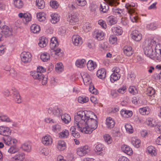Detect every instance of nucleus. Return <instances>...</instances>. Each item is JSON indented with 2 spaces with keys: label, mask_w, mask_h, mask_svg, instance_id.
Here are the masks:
<instances>
[{
  "label": "nucleus",
  "mask_w": 161,
  "mask_h": 161,
  "mask_svg": "<svg viewBox=\"0 0 161 161\" xmlns=\"http://www.w3.org/2000/svg\"><path fill=\"white\" fill-rule=\"evenodd\" d=\"M126 86L123 85L118 89L117 91L119 93L123 94L126 92Z\"/></svg>",
  "instance_id": "nucleus-63"
},
{
  "label": "nucleus",
  "mask_w": 161,
  "mask_h": 161,
  "mask_svg": "<svg viewBox=\"0 0 161 161\" xmlns=\"http://www.w3.org/2000/svg\"><path fill=\"white\" fill-rule=\"evenodd\" d=\"M69 135V132L68 130H64L60 132L59 134V136L61 138H66Z\"/></svg>",
  "instance_id": "nucleus-41"
},
{
  "label": "nucleus",
  "mask_w": 161,
  "mask_h": 161,
  "mask_svg": "<svg viewBox=\"0 0 161 161\" xmlns=\"http://www.w3.org/2000/svg\"><path fill=\"white\" fill-rule=\"evenodd\" d=\"M25 158L24 153H19L15 155L12 158V161H23Z\"/></svg>",
  "instance_id": "nucleus-22"
},
{
  "label": "nucleus",
  "mask_w": 161,
  "mask_h": 161,
  "mask_svg": "<svg viewBox=\"0 0 161 161\" xmlns=\"http://www.w3.org/2000/svg\"><path fill=\"white\" fill-rule=\"evenodd\" d=\"M36 6L40 9L44 8L45 7V3L43 0H36Z\"/></svg>",
  "instance_id": "nucleus-35"
},
{
  "label": "nucleus",
  "mask_w": 161,
  "mask_h": 161,
  "mask_svg": "<svg viewBox=\"0 0 161 161\" xmlns=\"http://www.w3.org/2000/svg\"><path fill=\"white\" fill-rule=\"evenodd\" d=\"M104 146L102 144H98L97 145L95 149L96 152L99 153L98 154L101 156L103 155L104 154Z\"/></svg>",
  "instance_id": "nucleus-25"
},
{
  "label": "nucleus",
  "mask_w": 161,
  "mask_h": 161,
  "mask_svg": "<svg viewBox=\"0 0 161 161\" xmlns=\"http://www.w3.org/2000/svg\"><path fill=\"white\" fill-rule=\"evenodd\" d=\"M2 33L1 34L5 37H9L13 35V32L12 29L6 25L2 26Z\"/></svg>",
  "instance_id": "nucleus-6"
},
{
  "label": "nucleus",
  "mask_w": 161,
  "mask_h": 161,
  "mask_svg": "<svg viewBox=\"0 0 161 161\" xmlns=\"http://www.w3.org/2000/svg\"><path fill=\"white\" fill-rule=\"evenodd\" d=\"M61 116L63 122L65 124H68L71 121V118L69 114H65L63 115H61Z\"/></svg>",
  "instance_id": "nucleus-27"
},
{
  "label": "nucleus",
  "mask_w": 161,
  "mask_h": 161,
  "mask_svg": "<svg viewBox=\"0 0 161 161\" xmlns=\"http://www.w3.org/2000/svg\"><path fill=\"white\" fill-rule=\"evenodd\" d=\"M40 30V26L36 24L32 25L31 26V32L33 33H37Z\"/></svg>",
  "instance_id": "nucleus-38"
},
{
  "label": "nucleus",
  "mask_w": 161,
  "mask_h": 161,
  "mask_svg": "<svg viewBox=\"0 0 161 161\" xmlns=\"http://www.w3.org/2000/svg\"><path fill=\"white\" fill-rule=\"evenodd\" d=\"M30 53L29 52H24L22 53L20 55L21 61L25 63H28L30 59Z\"/></svg>",
  "instance_id": "nucleus-16"
},
{
  "label": "nucleus",
  "mask_w": 161,
  "mask_h": 161,
  "mask_svg": "<svg viewBox=\"0 0 161 161\" xmlns=\"http://www.w3.org/2000/svg\"><path fill=\"white\" fill-rule=\"evenodd\" d=\"M108 24L111 25L115 24L117 22L116 19L113 16H109L107 19Z\"/></svg>",
  "instance_id": "nucleus-32"
},
{
  "label": "nucleus",
  "mask_w": 161,
  "mask_h": 161,
  "mask_svg": "<svg viewBox=\"0 0 161 161\" xmlns=\"http://www.w3.org/2000/svg\"><path fill=\"white\" fill-rule=\"evenodd\" d=\"M69 22L71 24H74L79 20L78 14L77 13H72L70 15H69Z\"/></svg>",
  "instance_id": "nucleus-14"
},
{
  "label": "nucleus",
  "mask_w": 161,
  "mask_h": 161,
  "mask_svg": "<svg viewBox=\"0 0 161 161\" xmlns=\"http://www.w3.org/2000/svg\"><path fill=\"white\" fill-rule=\"evenodd\" d=\"M129 92L133 95L137 93L138 91L136 87L134 86H130L128 89Z\"/></svg>",
  "instance_id": "nucleus-51"
},
{
  "label": "nucleus",
  "mask_w": 161,
  "mask_h": 161,
  "mask_svg": "<svg viewBox=\"0 0 161 161\" xmlns=\"http://www.w3.org/2000/svg\"><path fill=\"white\" fill-rule=\"evenodd\" d=\"M93 113L87 111H79L74 117V123L81 132L86 134L91 133L98 126L97 117L96 119L92 118Z\"/></svg>",
  "instance_id": "nucleus-1"
},
{
  "label": "nucleus",
  "mask_w": 161,
  "mask_h": 161,
  "mask_svg": "<svg viewBox=\"0 0 161 161\" xmlns=\"http://www.w3.org/2000/svg\"><path fill=\"white\" fill-rule=\"evenodd\" d=\"M147 125L151 127H153L156 125L155 120L152 118H149L146 122Z\"/></svg>",
  "instance_id": "nucleus-49"
},
{
  "label": "nucleus",
  "mask_w": 161,
  "mask_h": 161,
  "mask_svg": "<svg viewBox=\"0 0 161 161\" xmlns=\"http://www.w3.org/2000/svg\"><path fill=\"white\" fill-rule=\"evenodd\" d=\"M14 3L15 7L18 8H22L23 3L21 0H14Z\"/></svg>",
  "instance_id": "nucleus-43"
},
{
  "label": "nucleus",
  "mask_w": 161,
  "mask_h": 161,
  "mask_svg": "<svg viewBox=\"0 0 161 161\" xmlns=\"http://www.w3.org/2000/svg\"><path fill=\"white\" fill-rule=\"evenodd\" d=\"M135 6V4L134 3L130 4L129 3L126 4L125 6L127 11L130 14V19L133 22H136L138 19L136 15V13L133 8Z\"/></svg>",
  "instance_id": "nucleus-3"
},
{
  "label": "nucleus",
  "mask_w": 161,
  "mask_h": 161,
  "mask_svg": "<svg viewBox=\"0 0 161 161\" xmlns=\"http://www.w3.org/2000/svg\"><path fill=\"white\" fill-rule=\"evenodd\" d=\"M88 101V97L85 96H79L78 98V102L82 104L87 103Z\"/></svg>",
  "instance_id": "nucleus-42"
},
{
  "label": "nucleus",
  "mask_w": 161,
  "mask_h": 161,
  "mask_svg": "<svg viewBox=\"0 0 161 161\" xmlns=\"http://www.w3.org/2000/svg\"><path fill=\"white\" fill-rule=\"evenodd\" d=\"M10 133L11 131L9 128L3 126H0V134L6 136H8Z\"/></svg>",
  "instance_id": "nucleus-17"
},
{
  "label": "nucleus",
  "mask_w": 161,
  "mask_h": 161,
  "mask_svg": "<svg viewBox=\"0 0 161 161\" xmlns=\"http://www.w3.org/2000/svg\"><path fill=\"white\" fill-rule=\"evenodd\" d=\"M123 50L124 54L128 56L131 55L133 53L132 48L130 46H125L123 48Z\"/></svg>",
  "instance_id": "nucleus-21"
},
{
  "label": "nucleus",
  "mask_w": 161,
  "mask_h": 161,
  "mask_svg": "<svg viewBox=\"0 0 161 161\" xmlns=\"http://www.w3.org/2000/svg\"><path fill=\"white\" fill-rule=\"evenodd\" d=\"M93 36L98 40H101L104 38V33L101 30H96L93 32Z\"/></svg>",
  "instance_id": "nucleus-10"
},
{
  "label": "nucleus",
  "mask_w": 161,
  "mask_h": 161,
  "mask_svg": "<svg viewBox=\"0 0 161 161\" xmlns=\"http://www.w3.org/2000/svg\"><path fill=\"white\" fill-rule=\"evenodd\" d=\"M109 8L108 4L105 2H103L100 4L99 8V10L101 13H104L108 12Z\"/></svg>",
  "instance_id": "nucleus-19"
},
{
  "label": "nucleus",
  "mask_w": 161,
  "mask_h": 161,
  "mask_svg": "<svg viewBox=\"0 0 161 161\" xmlns=\"http://www.w3.org/2000/svg\"><path fill=\"white\" fill-rule=\"evenodd\" d=\"M90 151V148L87 145L78 147L76 150L77 154L81 157L86 155Z\"/></svg>",
  "instance_id": "nucleus-5"
},
{
  "label": "nucleus",
  "mask_w": 161,
  "mask_h": 161,
  "mask_svg": "<svg viewBox=\"0 0 161 161\" xmlns=\"http://www.w3.org/2000/svg\"><path fill=\"white\" fill-rule=\"evenodd\" d=\"M159 40L155 37L147 38L143 48L144 54L148 57L161 61V49Z\"/></svg>",
  "instance_id": "nucleus-2"
},
{
  "label": "nucleus",
  "mask_w": 161,
  "mask_h": 161,
  "mask_svg": "<svg viewBox=\"0 0 161 161\" xmlns=\"http://www.w3.org/2000/svg\"><path fill=\"white\" fill-rule=\"evenodd\" d=\"M52 139L51 137L48 135L43 136L42 138V142L43 144L46 146L51 145L52 143Z\"/></svg>",
  "instance_id": "nucleus-15"
},
{
  "label": "nucleus",
  "mask_w": 161,
  "mask_h": 161,
  "mask_svg": "<svg viewBox=\"0 0 161 161\" xmlns=\"http://www.w3.org/2000/svg\"><path fill=\"white\" fill-rule=\"evenodd\" d=\"M131 35L132 38L136 41H140L142 38L141 34L137 30L133 31Z\"/></svg>",
  "instance_id": "nucleus-11"
},
{
  "label": "nucleus",
  "mask_w": 161,
  "mask_h": 161,
  "mask_svg": "<svg viewBox=\"0 0 161 161\" xmlns=\"http://www.w3.org/2000/svg\"><path fill=\"white\" fill-rule=\"evenodd\" d=\"M120 114L122 117L126 118L130 117L132 115V112L129 110H122L121 111Z\"/></svg>",
  "instance_id": "nucleus-31"
},
{
  "label": "nucleus",
  "mask_w": 161,
  "mask_h": 161,
  "mask_svg": "<svg viewBox=\"0 0 161 161\" xmlns=\"http://www.w3.org/2000/svg\"><path fill=\"white\" fill-rule=\"evenodd\" d=\"M105 124L108 129H111L114 127L115 122L112 118L109 117L107 118Z\"/></svg>",
  "instance_id": "nucleus-13"
},
{
  "label": "nucleus",
  "mask_w": 161,
  "mask_h": 161,
  "mask_svg": "<svg viewBox=\"0 0 161 161\" xmlns=\"http://www.w3.org/2000/svg\"><path fill=\"white\" fill-rule=\"evenodd\" d=\"M98 23L103 28L105 29L106 28V24L104 21L102 19L99 20L98 21Z\"/></svg>",
  "instance_id": "nucleus-64"
},
{
  "label": "nucleus",
  "mask_w": 161,
  "mask_h": 161,
  "mask_svg": "<svg viewBox=\"0 0 161 161\" xmlns=\"http://www.w3.org/2000/svg\"><path fill=\"white\" fill-rule=\"evenodd\" d=\"M48 112V113L57 116H61L62 114V110L57 107L49 108Z\"/></svg>",
  "instance_id": "nucleus-8"
},
{
  "label": "nucleus",
  "mask_w": 161,
  "mask_h": 161,
  "mask_svg": "<svg viewBox=\"0 0 161 161\" xmlns=\"http://www.w3.org/2000/svg\"><path fill=\"white\" fill-rule=\"evenodd\" d=\"M84 84L85 85H89V86L92 85V81L89 75L87 74L82 76Z\"/></svg>",
  "instance_id": "nucleus-24"
},
{
  "label": "nucleus",
  "mask_w": 161,
  "mask_h": 161,
  "mask_svg": "<svg viewBox=\"0 0 161 161\" xmlns=\"http://www.w3.org/2000/svg\"><path fill=\"white\" fill-rule=\"evenodd\" d=\"M31 75L35 80H42V83L43 85H45L47 83V76H45L44 75L39 72L36 71H31Z\"/></svg>",
  "instance_id": "nucleus-4"
},
{
  "label": "nucleus",
  "mask_w": 161,
  "mask_h": 161,
  "mask_svg": "<svg viewBox=\"0 0 161 161\" xmlns=\"http://www.w3.org/2000/svg\"><path fill=\"white\" fill-rule=\"evenodd\" d=\"M36 16L39 21L40 22L45 21L46 19V14L44 12H39L37 14Z\"/></svg>",
  "instance_id": "nucleus-40"
},
{
  "label": "nucleus",
  "mask_w": 161,
  "mask_h": 161,
  "mask_svg": "<svg viewBox=\"0 0 161 161\" xmlns=\"http://www.w3.org/2000/svg\"><path fill=\"white\" fill-rule=\"evenodd\" d=\"M51 16V22L53 24H56L58 22L60 19V16L59 15L56 14H52Z\"/></svg>",
  "instance_id": "nucleus-28"
},
{
  "label": "nucleus",
  "mask_w": 161,
  "mask_h": 161,
  "mask_svg": "<svg viewBox=\"0 0 161 161\" xmlns=\"http://www.w3.org/2000/svg\"><path fill=\"white\" fill-rule=\"evenodd\" d=\"M140 142V140L137 138H132L131 141V144L137 148L139 147Z\"/></svg>",
  "instance_id": "nucleus-44"
},
{
  "label": "nucleus",
  "mask_w": 161,
  "mask_h": 161,
  "mask_svg": "<svg viewBox=\"0 0 161 161\" xmlns=\"http://www.w3.org/2000/svg\"><path fill=\"white\" fill-rule=\"evenodd\" d=\"M112 10L114 13L118 15L119 16H121L123 14L122 9H120L119 8H113Z\"/></svg>",
  "instance_id": "nucleus-53"
},
{
  "label": "nucleus",
  "mask_w": 161,
  "mask_h": 161,
  "mask_svg": "<svg viewBox=\"0 0 161 161\" xmlns=\"http://www.w3.org/2000/svg\"><path fill=\"white\" fill-rule=\"evenodd\" d=\"M86 65L88 69L90 71L93 70L97 67L96 63L91 60L88 61Z\"/></svg>",
  "instance_id": "nucleus-23"
},
{
  "label": "nucleus",
  "mask_w": 161,
  "mask_h": 161,
  "mask_svg": "<svg viewBox=\"0 0 161 161\" xmlns=\"http://www.w3.org/2000/svg\"><path fill=\"white\" fill-rule=\"evenodd\" d=\"M19 18H23V22L25 24H27L30 21V14L29 13H20L18 14Z\"/></svg>",
  "instance_id": "nucleus-9"
},
{
  "label": "nucleus",
  "mask_w": 161,
  "mask_h": 161,
  "mask_svg": "<svg viewBox=\"0 0 161 161\" xmlns=\"http://www.w3.org/2000/svg\"><path fill=\"white\" fill-rule=\"evenodd\" d=\"M55 69L57 73H60L63 70V66L61 63H58L55 65Z\"/></svg>",
  "instance_id": "nucleus-47"
},
{
  "label": "nucleus",
  "mask_w": 161,
  "mask_h": 161,
  "mask_svg": "<svg viewBox=\"0 0 161 161\" xmlns=\"http://www.w3.org/2000/svg\"><path fill=\"white\" fill-rule=\"evenodd\" d=\"M1 120L2 122H11V120L7 115H3Z\"/></svg>",
  "instance_id": "nucleus-62"
},
{
  "label": "nucleus",
  "mask_w": 161,
  "mask_h": 161,
  "mask_svg": "<svg viewBox=\"0 0 161 161\" xmlns=\"http://www.w3.org/2000/svg\"><path fill=\"white\" fill-rule=\"evenodd\" d=\"M117 40V37L113 35L110 36L109 38V41L110 43L113 44L116 42Z\"/></svg>",
  "instance_id": "nucleus-59"
},
{
  "label": "nucleus",
  "mask_w": 161,
  "mask_h": 161,
  "mask_svg": "<svg viewBox=\"0 0 161 161\" xmlns=\"http://www.w3.org/2000/svg\"><path fill=\"white\" fill-rule=\"evenodd\" d=\"M158 26V23L153 22L147 24V27L149 30H154L157 29Z\"/></svg>",
  "instance_id": "nucleus-45"
},
{
  "label": "nucleus",
  "mask_w": 161,
  "mask_h": 161,
  "mask_svg": "<svg viewBox=\"0 0 161 161\" xmlns=\"http://www.w3.org/2000/svg\"><path fill=\"white\" fill-rule=\"evenodd\" d=\"M120 78V75L119 74L113 73L110 76L111 81L114 83L115 81L118 80Z\"/></svg>",
  "instance_id": "nucleus-39"
},
{
  "label": "nucleus",
  "mask_w": 161,
  "mask_h": 161,
  "mask_svg": "<svg viewBox=\"0 0 161 161\" xmlns=\"http://www.w3.org/2000/svg\"><path fill=\"white\" fill-rule=\"evenodd\" d=\"M39 40L38 44L40 47H44L46 46L48 42V40L47 38L44 36H42L39 38Z\"/></svg>",
  "instance_id": "nucleus-18"
},
{
  "label": "nucleus",
  "mask_w": 161,
  "mask_h": 161,
  "mask_svg": "<svg viewBox=\"0 0 161 161\" xmlns=\"http://www.w3.org/2000/svg\"><path fill=\"white\" fill-rule=\"evenodd\" d=\"M58 45V42L55 37H53L51 39L50 47L51 49H53L55 47Z\"/></svg>",
  "instance_id": "nucleus-29"
},
{
  "label": "nucleus",
  "mask_w": 161,
  "mask_h": 161,
  "mask_svg": "<svg viewBox=\"0 0 161 161\" xmlns=\"http://www.w3.org/2000/svg\"><path fill=\"white\" fill-rule=\"evenodd\" d=\"M125 127L126 131L129 133H131L133 132V130L132 126L128 124H126Z\"/></svg>",
  "instance_id": "nucleus-55"
},
{
  "label": "nucleus",
  "mask_w": 161,
  "mask_h": 161,
  "mask_svg": "<svg viewBox=\"0 0 161 161\" xmlns=\"http://www.w3.org/2000/svg\"><path fill=\"white\" fill-rule=\"evenodd\" d=\"M11 137L10 136H6L3 138V140L5 144L9 146L11 140Z\"/></svg>",
  "instance_id": "nucleus-54"
},
{
  "label": "nucleus",
  "mask_w": 161,
  "mask_h": 161,
  "mask_svg": "<svg viewBox=\"0 0 161 161\" xmlns=\"http://www.w3.org/2000/svg\"><path fill=\"white\" fill-rule=\"evenodd\" d=\"M112 30L113 32L116 35H121L122 33L121 27L119 26L113 27Z\"/></svg>",
  "instance_id": "nucleus-34"
},
{
  "label": "nucleus",
  "mask_w": 161,
  "mask_h": 161,
  "mask_svg": "<svg viewBox=\"0 0 161 161\" xmlns=\"http://www.w3.org/2000/svg\"><path fill=\"white\" fill-rule=\"evenodd\" d=\"M72 39L74 44L75 46H80L82 43V41L81 37L78 35L73 36Z\"/></svg>",
  "instance_id": "nucleus-12"
},
{
  "label": "nucleus",
  "mask_w": 161,
  "mask_h": 161,
  "mask_svg": "<svg viewBox=\"0 0 161 161\" xmlns=\"http://www.w3.org/2000/svg\"><path fill=\"white\" fill-rule=\"evenodd\" d=\"M50 58V54L47 52H44L42 53L40 56L41 59L44 62L48 61Z\"/></svg>",
  "instance_id": "nucleus-37"
},
{
  "label": "nucleus",
  "mask_w": 161,
  "mask_h": 161,
  "mask_svg": "<svg viewBox=\"0 0 161 161\" xmlns=\"http://www.w3.org/2000/svg\"><path fill=\"white\" fill-rule=\"evenodd\" d=\"M106 71L104 68H101L99 69L97 72V75L100 79H104L106 76Z\"/></svg>",
  "instance_id": "nucleus-26"
},
{
  "label": "nucleus",
  "mask_w": 161,
  "mask_h": 161,
  "mask_svg": "<svg viewBox=\"0 0 161 161\" xmlns=\"http://www.w3.org/2000/svg\"><path fill=\"white\" fill-rule=\"evenodd\" d=\"M155 130L158 133H161V122H158L157 123L155 126Z\"/></svg>",
  "instance_id": "nucleus-56"
},
{
  "label": "nucleus",
  "mask_w": 161,
  "mask_h": 161,
  "mask_svg": "<svg viewBox=\"0 0 161 161\" xmlns=\"http://www.w3.org/2000/svg\"><path fill=\"white\" fill-rule=\"evenodd\" d=\"M86 62L84 59H78L75 62V65L78 67L82 68L86 66Z\"/></svg>",
  "instance_id": "nucleus-30"
},
{
  "label": "nucleus",
  "mask_w": 161,
  "mask_h": 161,
  "mask_svg": "<svg viewBox=\"0 0 161 161\" xmlns=\"http://www.w3.org/2000/svg\"><path fill=\"white\" fill-rule=\"evenodd\" d=\"M147 151L152 156H154L156 154L155 149L153 146H150L148 147L147 148Z\"/></svg>",
  "instance_id": "nucleus-46"
},
{
  "label": "nucleus",
  "mask_w": 161,
  "mask_h": 161,
  "mask_svg": "<svg viewBox=\"0 0 161 161\" xmlns=\"http://www.w3.org/2000/svg\"><path fill=\"white\" fill-rule=\"evenodd\" d=\"M155 93V90L152 87H148L147 90V94L148 96H151Z\"/></svg>",
  "instance_id": "nucleus-52"
},
{
  "label": "nucleus",
  "mask_w": 161,
  "mask_h": 161,
  "mask_svg": "<svg viewBox=\"0 0 161 161\" xmlns=\"http://www.w3.org/2000/svg\"><path fill=\"white\" fill-rule=\"evenodd\" d=\"M65 143L64 141L59 140L58 143L57 147L59 150L62 151L65 149Z\"/></svg>",
  "instance_id": "nucleus-36"
},
{
  "label": "nucleus",
  "mask_w": 161,
  "mask_h": 161,
  "mask_svg": "<svg viewBox=\"0 0 161 161\" xmlns=\"http://www.w3.org/2000/svg\"><path fill=\"white\" fill-rule=\"evenodd\" d=\"M40 153L45 156H47L50 153L49 150L47 148L40 147L39 148Z\"/></svg>",
  "instance_id": "nucleus-48"
},
{
  "label": "nucleus",
  "mask_w": 161,
  "mask_h": 161,
  "mask_svg": "<svg viewBox=\"0 0 161 161\" xmlns=\"http://www.w3.org/2000/svg\"><path fill=\"white\" fill-rule=\"evenodd\" d=\"M76 3L79 6H84L86 5V0H76Z\"/></svg>",
  "instance_id": "nucleus-61"
},
{
  "label": "nucleus",
  "mask_w": 161,
  "mask_h": 161,
  "mask_svg": "<svg viewBox=\"0 0 161 161\" xmlns=\"http://www.w3.org/2000/svg\"><path fill=\"white\" fill-rule=\"evenodd\" d=\"M83 29L86 32L89 31L91 29V25L88 23H86L83 26Z\"/></svg>",
  "instance_id": "nucleus-58"
},
{
  "label": "nucleus",
  "mask_w": 161,
  "mask_h": 161,
  "mask_svg": "<svg viewBox=\"0 0 161 161\" xmlns=\"http://www.w3.org/2000/svg\"><path fill=\"white\" fill-rule=\"evenodd\" d=\"M121 149L123 152L129 155H131L133 153L132 148L127 145H124L122 146Z\"/></svg>",
  "instance_id": "nucleus-20"
},
{
  "label": "nucleus",
  "mask_w": 161,
  "mask_h": 161,
  "mask_svg": "<svg viewBox=\"0 0 161 161\" xmlns=\"http://www.w3.org/2000/svg\"><path fill=\"white\" fill-rule=\"evenodd\" d=\"M139 111L142 115H147L150 113V109L148 107H143L140 108Z\"/></svg>",
  "instance_id": "nucleus-33"
},
{
  "label": "nucleus",
  "mask_w": 161,
  "mask_h": 161,
  "mask_svg": "<svg viewBox=\"0 0 161 161\" xmlns=\"http://www.w3.org/2000/svg\"><path fill=\"white\" fill-rule=\"evenodd\" d=\"M89 91L95 95H97L98 94V91L97 90L95 89L93 85H91L89 86Z\"/></svg>",
  "instance_id": "nucleus-60"
},
{
  "label": "nucleus",
  "mask_w": 161,
  "mask_h": 161,
  "mask_svg": "<svg viewBox=\"0 0 161 161\" xmlns=\"http://www.w3.org/2000/svg\"><path fill=\"white\" fill-rule=\"evenodd\" d=\"M61 129L60 125L58 124L54 125L52 126V130L53 131L57 132L59 131Z\"/></svg>",
  "instance_id": "nucleus-57"
},
{
  "label": "nucleus",
  "mask_w": 161,
  "mask_h": 161,
  "mask_svg": "<svg viewBox=\"0 0 161 161\" xmlns=\"http://www.w3.org/2000/svg\"><path fill=\"white\" fill-rule=\"evenodd\" d=\"M11 91L14 101L17 103H21L22 100L18 90L15 88H13Z\"/></svg>",
  "instance_id": "nucleus-7"
},
{
  "label": "nucleus",
  "mask_w": 161,
  "mask_h": 161,
  "mask_svg": "<svg viewBox=\"0 0 161 161\" xmlns=\"http://www.w3.org/2000/svg\"><path fill=\"white\" fill-rule=\"evenodd\" d=\"M103 138L104 141L108 144H110L112 142V138L108 134H105Z\"/></svg>",
  "instance_id": "nucleus-50"
}]
</instances>
